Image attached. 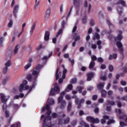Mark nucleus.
<instances>
[{
  "instance_id": "4468645a",
  "label": "nucleus",
  "mask_w": 127,
  "mask_h": 127,
  "mask_svg": "<svg viewBox=\"0 0 127 127\" xmlns=\"http://www.w3.org/2000/svg\"><path fill=\"white\" fill-rule=\"evenodd\" d=\"M80 0H73V4L75 5L76 8H79V6H80Z\"/></svg>"
},
{
  "instance_id": "2f4dec72",
  "label": "nucleus",
  "mask_w": 127,
  "mask_h": 127,
  "mask_svg": "<svg viewBox=\"0 0 127 127\" xmlns=\"http://www.w3.org/2000/svg\"><path fill=\"white\" fill-rule=\"evenodd\" d=\"M13 24V21L12 20L10 19L9 23L7 24L8 27L10 28L11 27H12V25Z\"/></svg>"
},
{
  "instance_id": "aec40b11",
  "label": "nucleus",
  "mask_w": 127,
  "mask_h": 127,
  "mask_svg": "<svg viewBox=\"0 0 127 127\" xmlns=\"http://www.w3.org/2000/svg\"><path fill=\"white\" fill-rule=\"evenodd\" d=\"M59 72V68H57V71L56 72V80L57 81L59 79V76H61V72Z\"/></svg>"
},
{
  "instance_id": "20e7f679",
  "label": "nucleus",
  "mask_w": 127,
  "mask_h": 127,
  "mask_svg": "<svg viewBox=\"0 0 127 127\" xmlns=\"http://www.w3.org/2000/svg\"><path fill=\"white\" fill-rule=\"evenodd\" d=\"M123 32L122 31H119V34L117 37H114L115 41L116 42V45H117L120 52L123 54V52L124 49H123V44L121 41L123 40Z\"/></svg>"
},
{
  "instance_id": "0eeeda50",
  "label": "nucleus",
  "mask_w": 127,
  "mask_h": 127,
  "mask_svg": "<svg viewBox=\"0 0 127 127\" xmlns=\"http://www.w3.org/2000/svg\"><path fill=\"white\" fill-rule=\"evenodd\" d=\"M0 96L1 97L2 102H3V105H2V109L3 112L6 111V109L7 108V107L6 106V101H7L6 99H5V96L2 93L0 94Z\"/></svg>"
},
{
  "instance_id": "bf43d9fd",
  "label": "nucleus",
  "mask_w": 127,
  "mask_h": 127,
  "mask_svg": "<svg viewBox=\"0 0 127 127\" xmlns=\"http://www.w3.org/2000/svg\"><path fill=\"white\" fill-rule=\"evenodd\" d=\"M115 112L118 113L119 115H122V110L121 109H115Z\"/></svg>"
},
{
  "instance_id": "4c0bfd02",
  "label": "nucleus",
  "mask_w": 127,
  "mask_h": 127,
  "mask_svg": "<svg viewBox=\"0 0 127 127\" xmlns=\"http://www.w3.org/2000/svg\"><path fill=\"white\" fill-rule=\"evenodd\" d=\"M107 103H108V104H109L111 106H115V105H116V102H115V101H111L110 100H108Z\"/></svg>"
},
{
  "instance_id": "f03ea898",
  "label": "nucleus",
  "mask_w": 127,
  "mask_h": 127,
  "mask_svg": "<svg viewBox=\"0 0 127 127\" xmlns=\"http://www.w3.org/2000/svg\"><path fill=\"white\" fill-rule=\"evenodd\" d=\"M55 101L52 99H48L47 101V104H46V107H44L42 109V112H45V109L46 110L47 116L45 117L44 119V127H46L45 124L46 123V120H51V116L50 114H51V111L50 110V105H54Z\"/></svg>"
},
{
  "instance_id": "7ed1b4c3",
  "label": "nucleus",
  "mask_w": 127,
  "mask_h": 127,
  "mask_svg": "<svg viewBox=\"0 0 127 127\" xmlns=\"http://www.w3.org/2000/svg\"><path fill=\"white\" fill-rule=\"evenodd\" d=\"M30 82H32V86H29L28 85H27V81L26 80H24L23 81V83L19 86V92H22V91L25 90H29L26 95H27V94H29V93H30V92H31V90H32V89H33V88H35V86H36V82H35V85H34V86L33 87V84H34V82L33 81H30Z\"/></svg>"
},
{
  "instance_id": "09e8293b",
  "label": "nucleus",
  "mask_w": 127,
  "mask_h": 127,
  "mask_svg": "<svg viewBox=\"0 0 127 127\" xmlns=\"http://www.w3.org/2000/svg\"><path fill=\"white\" fill-rule=\"evenodd\" d=\"M8 68L4 67L2 69V72L3 74H6V72H7V70H8Z\"/></svg>"
},
{
  "instance_id": "a18cd8bd",
  "label": "nucleus",
  "mask_w": 127,
  "mask_h": 127,
  "mask_svg": "<svg viewBox=\"0 0 127 127\" xmlns=\"http://www.w3.org/2000/svg\"><path fill=\"white\" fill-rule=\"evenodd\" d=\"M107 22L108 25H109L110 27H114V25H113V24H112V23H111L109 20H107Z\"/></svg>"
},
{
  "instance_id": "6e6552de",
  "label": "nucleus",
  "mask_w": 127,
  "mask_h": 127,
  "mask_svg": "<svg viewBox=\"0 0 127 127\" xmlns=\"http://www.w3.org/2000/svg\"><path fill=\"white\" fill-rule=\"evenodd\" d=\"M75 104L77 106V109L78 110H80L81 108L82 107V104H84L85 103V99L82 98L80 100L79 99H76V100L75 101Z\"/></svg>"
},
{
  "instance_id": "1a4fd4ad",
  "label": "nucleus",
  "mask_w": 127,
  "mask_h": 127,
  "mask_svg": "<svg viewBox=\"0 0 127 127\" xmlns=\"http://www.w3.org/2000/svg\"><path fill=\"white\" fill-rule=\"evenodd\" d=\"M86 120L88 121V122H91L92 124H99V123H100V120H99V119H95L91 116L87 117Z\"/></svg>"
},
{
  "instance_id": "0e129e2a",
  "label": "nucleus",
  "mask_w": 127,
  "mask_h": 127,
  "mask_svg": "<svg viewBox=\"0 0 127 127\" xmlns=\"http://www.w3.org/2000/svg\"><path fill=\"white\" fill-rule=\"evenodd\" d=\"M97 99H98V95H94L93 96L92 100H93V101H96V100H97Z\"/></svg>"
},
{
  "instance_id": "13d9d810",
  "label": "nucleus",
  "mask_w": 127,
  "mask_h": 127,
  "mask_svg": "<svg viewBox=\"0 0 127 127\" xmlns=\"http://www.w3.org/2000/svg\"><path fill=\"white\" fill-rule=\"evenodd\" d=\"M51 56H52V53H51L49 57L45 56L43 58V60H47Z\"/></svg>"
},
{
  "instance_id": "338daca9",
  "label": "nucleus",
  "mask_w": 127,
  "mask_h": 127,
  "mask_svg": "<svg viewBox=\"0 0 127 127\" xmlns=\"http://www.w3.org/2000/svg\"><path fill=\"white\" fill-rule=\"evenodd\" d=\"M42 48V44H40L39 46H38L36 48V50L38 51V50H40Z\"/></svg>"
},
{
  "instance_id": "c85d7f7f",
  "label": "nucleus",
  "mask_w": 127,
  "mask_h": 127,
  "mask_svg": "<svg viewBox=\"0 0 127 127\" xmlns=\"http://www.w3.org/2000/svg\"><path fill=\"white\" fill-rule=\"evenodd\" d=\"M48 121H51V120H49V119H47L46 120V123H45V126H44V124L43 125V127H52V124H51V125L50 126H49V125H47V122H48Z\"/></svg>"
},
{
  "instance_id": "bb28decb",
  "label": "nucleus",
  "mask_w": 127,
  "mask_h": 127,
  "mask_svg": "<svg viewBox=\"0 0 127 127\" xmlns=\"http://www.w3.org/2000/svg\"><path fill=\"white\" fill-rule=\"evenodd\" d=\"M108 97L109 98H110V99H112V100H114V97H113L112 96V95H113V91L112 90H109L108 92Z\"/></svg>"
},
{
  "instance_id": "c03bdc74",
  "label": "nucleus",
  "mask_w": 127,
  "mask_h": 127,
  "mask_svg": "<svg viewBox=\"0 0 127 127\" xmlns=\"http://www.w3.org/2000/svg\"><path fill=\"white\" fill-rule=\"evenodd\" d=\"M109 70L110 72H113L114 71V66L113 65H109Z\"/></svg>"
},
{
  "instance_id": "412c9836",
  "label": "nucleus",
  "mask_w": 127,
  "mask_h": 127,
  "mask_svg": "<svg viewBox=\"0 0 127 127\" xmlns=\"http://www.w3.org/2000/svg\"><path fill=\"white\" fill-rule=\"evenodd\" d=\"M72 110V102H69L67 106V112H71Z\"/></svg>"
},
{
  "instance_id": "f3484780",
  "label": "nucleus",
  "mask_w": 127,
  "mask_h": 127,
  "mask_svg": "<svg viewBox=\"0 0 127 127\" xmlns=\"http://www.w3.org/2000/svg\"><path fill=\"white\" fill-rule=\"evenodd\" d=\"M117 57H118V55L117 54H111L109 57V60H113V59H117Z\"/></svg>"
},
{
  "instance_id": "423d86ee",
  "label": "nucleus",
  "mask_w": 127,
  "mask_h": 127,
  "mask_svg": "<svg viewBox=\"0 0 127 127\" xmlns=\"http://www.w3.org/2000/svg\"><path fill=\"white\" fill-rule=\"evenodd\" d=\"M59 93H60V88L59 87V85H58V83H56L54 88L51 89L50 95L51 96H55L56 94H59Z\"/></svg>"
},
{
  "instance_id": "052dcab7",
  "label": "nucleus",
  "mask_w": 127,
  "mask_h": 127,
  "mask_svg": "<svg viewBox=\"0 0 127 127\" xmlns=\"http://www.w3.org/2000/svg\"><path fill=\"white\" fill-rule=\"evenodd\" d=\"M90 26H93L95 25V22H94V20L91 19L90 20Z\"/></svg>"
},
{
  "instance_id": "5701e85b",
  "label": "nucleus",
  "mask_w": 127,
  "mask_h": 127,
  "mask_svg": "<svg viewBox=\"0 0 127 127\" xmlns=\"http://www.w3.org/2000/svg\"><path fill=\"white\" fill-rule=\"evenodd\" d=\"M107 73H105L104 75L101 74L100 75V79L103 80V81H106L107 80Z\"/></svg>"
},
{
  "instance_id": "6ab92c4d",
  "label": "nucleus",
  "mask_w": 127,
  "mask_h": 127,
  "mask_svg": "<svg viewBox=\"0 0 127 127\" xmlns=\"http://www.w3.org/2000/svg\"><path fill=\"white\" fill-rule=\"evenodd\" d=\"M11 57V51H8L6 53V60H8V59H10V57Z\"/></svg>"
},
{
  "instance_id": "8fccbe9b",
  "label": "nucleus",
  "mask_w": 127,
  "mask_h": 127,
  "mask_svg": "<svg viewBox=\"0 0 127 127\" xmlns=\"http://www.w3.org/2000/svg\"><path fill=\"white\" fill-rule=\"evenodd\" d=\"M71 84H76L77 83V78H73L71 80Z\"/></svg>"
},
{
  "instance_id": "49530a36",
  "label": "nucleus",
  "mask_w": 127,
  "mask_h": 127,
  "mask_svg": "<svg viewBox=\"0 0 127 127\" xmlns=\"http://www.w3.org/2000/svg\"><path fill=\"white\" fill-rule=\"evenodd\" d=\"M68 61L71 63V66H74V64H75L74 60H71L70 58H68Z\"/></svg>"
},
{
  "instance_id": "f257e3e1",
  "label": "nucleus",
  "mask_w": 127,
  "mask_h": 127,
  "mask_svg": "<svg viewBox=\"0 0 127 127\" xmlns=\"http://www.w3.org/2000/svg\"><path fill=\"white\" fill-rule=\"evenodd\" d=\"M42 68H43V65L38 64L36 66L35 69L32 70V74L29 73L27 75V80H28L29 82H34L33 87H34V85L36 84L35 82H37V77H38V75H39V72H40L39 69Z\"/></svg>"
},
{
  "instance_id": "c756f323",
  "label": "nucleus",
  "mask_w": 127,
  "mask_h": 127,
  "mask_svg": "<svg viewBox=\"0 0 127 127\" xmlns=\"http://www.w3.org/2000/svg\"><path fill=\"white\" fill-rule=\"evenodd\" d=\"M120 3H121V4L123 5V6H127V4H126V1H125L124 0L117 2V4H120Z\"/></svg>"
},
{
  "instance_id": "79ce46f5",
  "label": "nucleus",
  "mask_w": 127,
  "mask_h": 127,
  "mask_svg": "<svg viewBox=\"0 0 127 127\" xmlns=\"http://www.w3.org/2000/svg\"><path fill=\"white\" fill-rule=\"evenodd\" d=\"M97 62L99 63H103L104 62V59L102 58L101 57H99L97 59Z\"/></svg>"
},
{
  "instance_id": "e2e57ef3",
  "label": "nucleus",
  "mask_w": 127,
  "mask_h": 127,
  "mask_svg": "<svg viewBox=\"0 0 127 127\" xmlns=\"http://www.w3.org/2000/svg\"><path fill=\"white\" fill-rule=\"evenodd\" d=\"M31 66V64L29 63L28 64H27L26 66H25V69H26V70H27V69H28V68H29Z\"/></svg>"
},
{
  "instance_id": "a211bd4d",
  "label": "nucleus",
  "mask_w": 127,
  "mask_h": 127,
  "mask_svg": "<svg viewBox=\"0 0 127 127\" xmlns=\"http://www.w3.org/2000/svg\"><path fill=\"white\" fill-rule=\"evenodd\" d=\"M50 36V33L48 31H46L45 33V36H44V40L46 41H47V40H49V37Z\"/></svg>"
},
{
  "instance_id": "69168bd1",
  "label": "nucleus",
  "mask_w": 127,
  "mask_h": 127,
  "mask_svg": "<svg viewBox=\"0 0 127 127\" xmlns=\"http://www.w3.org/2000/svg\"><path fill=\"white\" fill-rule=\"evenodd\" d=\"M94 113L95 114H99V108L96 107L94 109Z\"/></svg>"
},
{
  "instance_id": "39448f33",
  "label": "nucleus",
  "mask_w": 127,
  "mask_h": 127,
  "mask_svg": "<svg viewBox=\"0 0 127 127\" xmlns=\"http://www.w3.org/2000/svg\"><path fill=\"white\" fill-rule=\"evenodd\" d=\"M65 91H63V92L60 93V96L58 99V103L60 104V108L61 109H64L66 107V101L63 100V96L65 95Z\"/></svg>"
},
{
  "instance_id": "ddd939ff",
  "label": "nucleus",
  "mask_w": 127,
  "mask_h": 127,
  "mask_svg": "<svg viewBox=\"0 0 127 127\" xmlns=\"http://www.w3.org/2000/svg\"><path fill=\"white\" fill-rule=\"evenodd\" d=\"M110 119V117L108 116L104 115L103 117V119L101 121V123L102 125H105L106 124V120H109Z\"/></svg>"
},
{
  "instance_id": "a878e982",
  "label": "nucleus",
  "mask_w": 127,
  "mask_h": 127,
  "mask_svg": "<svg viewBox=\"0 0 127 127\" xmlns=\"http://www.w3.org/2000/svg\"><path fill=\"white\" fill-rule=\"evenodd\" d=\"M86 11H84V17L82 19V23H83V24H86V23L87 22V16H86Z\"/></svg>"
},
{
  "instance_id": "680f3d73",
  "label": "nucleus",
  "mask_w": 127,
  "mask_h": 127,
  "mask_svg": "<svg viewBox=\"0 0 127 127\" xmlns=\"http://www.w3.org/2000/svg\"><path fill=\"white\" fill-rule=\"evenodd\" d=\"M121 101H127V96H123L121 98Z\"/></svg>"
},
{
  "instance_id": "f8f14e48",
  "label": "nucleus",
  "mask_w": 127,
  "mask_h": 127,
  "mask_svg": "<svg viewBox=\"0 0 127 127\" xmlns=\"http://www.w3.org/2000/svg\"><path fill=\"white\" fill-rule=\"evenodd\" d=\"M51 13V8H48L46 12V15L45 16V20L47 19L48 18H49Z\"/></svg>"
},
{
  "instance_id": "b1692460",
  "label": "nucleus",
  "mask_w": 127,
  "mask_h": 127,
  "mask_svg": "<svg viewBox=\"0 0 127 127\" xmlns=\"http://www.w3.org/2000/svg\"><path fill=\"white\" fill-rule=\"evenodd\" d=\"M36 26V23L34 22L33 24V26H32L31 30L30 31V34L31 35H32V33L33 32V30L35 29V27Z\"/></svg>"
},
{
  "instance_id": "6e6d98bb",
  "label": "nucleus",
  "mask_w": 127,
  "mask_h": 127,
  "mask_svg": "<svg viewBox=\"0 0 127 127\" xmlns=\"http://www.w3.org/2000/svg\"><path fill=\"white\" fill-rule=\"evenodd\" d=\"M120 127H127V125L124 122H120Z\"/></svg>"
},
{
  "instance_id": "2eb2a0df",
  "label": "nucleus",
  "mask_w": 127,
  "mask_h": 127,
  "mask_svg": "<svg viewBox=\"0 0 127 127\" xmlns=\"http://www.w3.org/2000/svg\"><path fill=\"white\" fill-rule=\"evenodd\" d=\"M19 7V6H18V5H15L14 6V9H13V14L15 17H16V13H17V11H18Z\"/></svg>"
},
{
  "instance_id": "ea45409f",
  "label": "nucleus",
  "mask_w": 127,
  "mask_h": 127,
  "mask_svg": "<svg viewBox=\"0 0 127 127\" xmlns=\"http://www.w3.org/2000/svg\"><path fill=\"white\" fill-rule=\"evenodd\" d=\"M4 41V38L3 37H0V46H2V43H3V41Z\"/></svg>"
},
{
  "instance_id": "9b49d317",
  "label": "nucleus",
  "mask_w": 127,
  "mask_h": 127,
  "mask_svg": "<svg viewBox=\"0 0 127 127\" xmlns=\"http://www.w3.org/2000/svg\"><path fill=\"white\" fill-rule=\"evenodd\" d=\"M95 75V73H94L93 72H89L87 74V81H91L92 80V78H94V75Z\"/></svg>"
},
{
  "instance_id": "9d476101",
  "label": "nucleus",
  "mask_w": 127,
  "mask_h": 127,
  "mask_svg": "<svg viewBox=\"0 0 127 127\" xmlns=\"http://www.w3.org/2000/svg\"><path fill=\"white\" fill-rule=\"evenodd\" d=\"M104 87H105V82H100L97 84V89L102 91V90H104Z\"/></svg>"
},
{
  "instance_id": "37998d69",
  "label": "nucleus",
  "mask_w": 127,
  "mask_h": 127,
  "mask_svg": "<svg viewBox=\"0 0 127 127\" xmlns=\"http://www.w3.org/2000/svg\"><path fill=\"white\" fill-rule=\"evenodd\" d=\"M11 127H20V123L18 122L15 124L12 125Z\"/></svg>"
},
{
  "instance_id": "4d7b16f0",
  "label": "nucleus",
  "mask_w": 127,
  "mask_h": 127,
  "mask_svg": "<svg viewBox=\"0 0 127 127\" xmlns=\"http://www.w3.org/2000/svg\"><path fill=\"white\" fill-rule=\"evenodd\" d=\"M78 114H79V116H82L83 115H85V113L83 110H79L78 111Z\"/></svg>"
},
{
  "instance_id": "72a5a7b5",
  "label": "nucleus",
  "mask_w": 127,
  "mask_h": 127,
  "mask_svg": "<svg viewBox=\"0 0 127 127\" xmlns=\"http://www.w3.org/2000/svg\"><path fill=\"white\" fill-rule=\"evenodd\" d=\"M19 46L18 45H16L15 47V49L14 50V54H17V52L19 49Z\"/></svg>"
},
{
  "instance_id": "a19ab883",
  "label": "nucleus",
  "mask_w": 127,
  "mask_h": 127,
  "mask_svg": "<svg viewBox=\"0 0 127 127\" xmlns=\"http://www.w3.org/2000/svg\"><path fill=\"white\" fill-rule=\"evenodd\" d=\"M111 124H115V120L109 119L107 123V125H111Z\"/></svg>"
},
{
  "instance_id": "5fc2aeb1",
  "label": "nucleus",
  "mask_w": 127,
  "mask_h": 127,
  "mask_svg": "<svg viewBox=\"0 0 127 127\" xmlns=\"http://www.w3.org/2000/svg\"><path fill=\"white\" fill-rule=\"evenodd\" d=\"M116 103H117V106L118 108H122V106H123V105L122 104V102H121V101H117Z\"/></svg>"
},
{
  "instance_id": "473e14b6",
  "label": "nucleus",
  "mask_w": 127,
  "mask_h": 127,
  "mask_svg": "<svg viewBox=\"0 0 127 127\" xmlns=\"http://www.w3.org/2000/svg\"><path fill=\"white\" fill-rule=\"evenodd\" d=\"M70 123V118L67 117L64 120V125H68Z\"/></svg>"
},
{
  "instance_id": "dca6fc26",
  "label": "nucleus",
  "mask_w": 127,
  "mask_h": 127,
  "mask_svg": "<svg viewBox=\"0 0 127 127\" xmlns=\"http://www.w3.org/2000/svg\"><path fill=\"white\" fill-rule=\"evenodd\" d=\"M117 10L119 15H122V14L124 11V8H123V7L118 6L117 8Z\"/></svg>"
},
{
  "instance_id": "c9c22d12",
  "label": "nucleus",
  "mask_w": 127,
  "mask_h": 127,
  "mask_svg": "<svg viewBox=\"0 0 127 127\" xmlns=\"http://www.w3.org/2000/svg\"><path fill=\"white\" fill-rule=\"evenodd\" d=\"M38 6H39V0H36L34 8H35V9H36V8H37Z\"/></svg>"
},
{
  "instance_id": "3c124183",
  "label": "nucleus",
  "mask_w": 127,
  "mask_h": 127,
  "mask_svg": "<svg viewBox=\"0 0 127 127\" xmlns=\"http://www.w3.org/2000/svg\"><path fill=\"white\" fill-rule=\"evenodd\" d=\"M72 9H73V6H71L70 9L66 16V18H68V17H69V16H70V15H71V12H72Z\"/></svg>"
},
{
  "instance_id": "774afa93",
  "label": "nucleus",
  "mask_w": 127,
  "mask_h": 127,
  "mask_svg": "<svg viewBox=\"0 0 127 127\" xmlns=\"http://www.w3.org/2000/svg\"><path fill=\"white\" fill-rule=\"evenodd\" d=\"M123 71L124 73H127V67H124L123 69Z\"/></svg>"
},
{
  "instance_id": "4be33fe9",
  "label": "nucleus",
  "mask_w": 127,
  "mask_h": 127,
  "mask_svg": "<svg viewBox=\"0 0 127 127\" xmlns=\"http://www.w3.org/2000/svg\"><path fill=\"white\" fill-rule=\"evenodd\" d=\"M96 65V63L94 62H90V63L89 65V68L91 70L92 69H94L95 65Z\"/></svg>"
},
{
  "instance_id": "7c9ffc66",
  "label": "nucleus",
  "mask_w": 127,
  "mask_h": 127,
  "mask_svg": "<svg viewBox=\"0 0 127 127\" xmlns=\"http://www.w3.org/2000/svg\"><path fill=\"white\" fill-rule=\"evenodd\" d=\"M10 65H11V63H10V61L8 60L5 64V67H6V68H8V67H10Z\"/></svg>"
},
{
  "instance_id": "864d4df0",
  "label": "nucleus",
  "mask_w": 127,
  "mask_h": 127,
  "mask_svg": "<svg viewBox=\"0 0 127 127\" xmlns=\"http://www.w3.org/2000/svg\"><path fill=\"white\" fill-rule=\"evenodd\" d=\"M7 81H8V77L5 78L2 81V84L5 85V84L6 83V82H7Z\"/></svg>"
},
{
  "instance_id": "de8ad7c7",
  "label": "nucleus",
  "mask_w": 127,
  "mask_h": 127,
  "mask_svg": "<svg viewBox=\"0 0 127 127\" xmlns=\"http://www.w3.org/2000/svg\"><path fill=\"white\" fill-rule=\"evenodd\" d=\"M62 31H63V29H60L59 30V32L57 33V34L56 35V37H58L61 34V33H62Z\"/></svg>"
},
{
  "instance_id": "603ef678",
  "label": "nucleus",
  "mask_w": 127,
  "mask_h": 127,
  "mask_svg": "<svg viewBox=\"0 0 127 127\" xmlns=\"http://www.w3.org/2000/svg\"><path fill=\"white\" fill-rule=\"evenodd\" d=\"M71 125L72 127H75L77 125V120H73L71 123Z\"/></svg>"
},
{
  "instance_id": "f704fd0d",
  "label": "nucleus",
  "mask_w": 127,
  "mask_h": 127,
  "mask_svg": "<svg viewBox=\"0 0 127 127\" xmlns=\"http://www.w3.org/2000/svg\"><path fill=\"white\" fill-rule=\"evenodd\" d=\"M91 62H95V61H96V60L97 61L98 59H97V57H96V56L95 55H92L91 57Z\"/></svg>"
},
{
  "instance_id": "e433bc0d",
  "label": "nucleus",
  "mask_w": 127,
  "mask_h": 127,
  "mask_svg": "<svg viewBox=\"0 0 127 127\" xmlns=\"http://www.w3.org/2000/svg\"><path fill=\"white\" fill-rule=\"evenodd\" d=\"M77 89L80 94L82 93V90H83L84 87L83 86H78L77 87Z\"/></svg>"
},
{
  "instance_id": "58836bf2",
  "label": "nucleus",
  "mask_w": 127,
  "mask_h": 127,
  "mask_svg": "<svg viewBox=\"0 0 127 127\" xmlns=\"http://www.w3.org/2000/svg\"><path fill=\"white\" fill-rule=\"evenodd\" d=\"M77 24H78V23H76L75 24V26H74V27L72 29V33H74L76 32V31L77 30Z\"/></svg>"
},
{
  "instance_id": "cd10ccee",
  "label": "nucleus",
  "mask_w": 127,
  "mask_h": 127,
  "mask_svg": "<svg viewBox=\"0 0 127 127\" xmlns=\"http://www.w3.org/2000/svg\"><path fill=\"white\" fill-rule=\"evenodd\" d=\"M95 39H97V40H99L100 39V35L98 34V33H95L94 34L93 37V40H95Z\"/></svg>"
},
{
  "instance_id": "393cba45",
  "label": "nucleus",
  "mask_w": 127,
  "mask_h": 127,
  "mask_svg": "<svg viewBox=\"0 0 127 127\" xmlns=\"http://www.w3.org/2000/svg\"><path fill=\"white\" fill-rule=\"evenodd\" d=\"M101 93V96L102 98H105L106 96H107V91L104 89H102L100 91Z\"/></svg>"
}]
</instances>
